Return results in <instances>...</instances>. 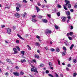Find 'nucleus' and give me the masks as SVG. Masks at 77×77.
I'll list each match as a JSON object with an SVG mask.
<instances>
[{
	"instance_id": "1",
	"label": "nucleus",
	"mask_w": 77,
	"mask_h": 77,
	"mask_svg": "<svg viewBox=\"0 0 77 77\" xmlns=\"http://www.w3.org/2000/svg\"><path fill=\"white\" fill-rule=\"evenodd\" d=\"M64 2L65 3H66L64 6H68V8H69V9H70V8H71V4H69L70 3V2L69 1L65 0Z\"/></svg>"
},
{
	"instance_id": "2",
	"label": "nucleus",
	"mask_w": 77,
	"mask_h": 77,
	"mask_svg": "<svg viewBox=\"0 0 77 77\" xmlns=\"http://www.w3.org/2000/svg\"><path fill=\"white\" fill-rule=\"evenodd\" d=\"M63 49L64 51L62 53V55L64 56L65 54H66V48L65 47L63 46Z\"/></svg>"
},
{
	"instance_id": "3",
	"label": "nucleus",
	"mask_w": 77,
	"mask_h": 77,
	"mask_svg": "<svg viewBox=\"0 0 77 77\" xmlns=\"http://www.w3.org/2000/svg\"><path fill=\"white\" fill-rule=\"evenodd\" d=\"M13 74L16 76H19L20 75V73L16 72H14Z\"/></svg>"
},
{
	"instance_id": "4",
	"label": "nucleus",
	"mask_w": 77,
	"mask_h": 77,
	"mask_svg": "<svg viewBox=\"0 0 77 77\" xmlns=\"http://www.w3.org/2000/svg\"><path fill=\"white\" fill-rule=\"evenodd\" d=\"M14 16L15 17H16V18H20V14L18 13H16L14 14Z\"/></svg>"
},
{
	"instance_id": "5",
	"label": "nucleus",
	"mask_w": 77,
	"mask_h": 77,
	"mask_svg": "<svg viewBox=\"0 0 77 77\" xmlns=\"http://www.w3.org/2000/svg\"><path fill=\"white\" fill-rule=\"evenodd\" d=\"M7 33L10 34L11 33V29H10L8 28L7 29Z\"/></svg>"
},
{
	"instance_id": "6",
	"label": "nucleus",
	"mask_w": 77,
	"mask_h": 77,
	"mask_svg": "<svg viewBox=\"0 0 77 77\" xmlns=\"http://www.w3.org/2000/svg\"><path fill=\"white\" fill-rule=\"evenodd\" d=\"M13 50L14 51V54H17L18 53V51H17V49L16 48H13Z\"/></svg>"
},
{
	"instance_id": "7",
	"label": "nucleus",
	"mask_w": 77,
	"mask_h": 77,
	"mask_svg": "<svg viewBox=\"0 0 77 77\" xmlns=\"http://www.w3.org/2000/svg\"><path fill=\"white\" fill-rule=\"evenodd\" d=\"M61 19L62 20V21L63 22H65V21L66 20V17H62Z\"/></svg>"
},
{
	"instance_id": "8",
	"label": "nucleus",
	"mask_w": 77,
	"mask_h": 77,
	"mask_svg": "<svg viewBox=\"0 0 77 77\" xmlns=\"http://www.w3.org/2000/svg\"><path fill=\"white\" fill-rule=\"evenodd\" d=\"M46 33H51V30H49L48 29H46Z\"/></svg>"
},
{
	"instance_id": "9",
	"label": "nucleus",
	"mask_w": 77,
	"mask_h": 77,
	"mask_svg": "<svg viewBox=\"0 0 77 77\" xmlns=\"http://www.w3.org/2000/svg\"><path fill=\"white\" fill-rule=\"evenodd\" d=\"M27 14L26 13V12H25L23 14H22V17L23 18H24V17H25L26 16H27Z\"/></svg>"
},
{
	"instance_id": "10",
	"label": "nucleus",
	"mask_w": 77,
	"mask_h": 77,
	"mask_svg": "<svg viewBox=\"0 0 77 77\" xmlns=\"http://www.w3.org/2000/svg\"><path fill=\"white\" fill-rule=\"evenodd\" d=\"M35 9L37 10V12H38L39 11H40V9H39V8H38V7L37 6H35Z\"/></svg>"
},
{
	"instance_id": "11",
	"label": "nucleus",
	"mask_w": 77,
	"mask_h": 77,
	"mask_svg": "<svg viewBox=\"0 0 77 77\" xmlns=\"http://www.w3.org/2000/svg\"><path fill=\"white\" fill-rule=\"evenodd\" d=\"M66 14L67 16H70L71 15V13H70L69 11H66Z\"/></svg>"
},
{
	"instance_id": "12",
	"label": "nucleus",
	"mask_w": 77,
	"mask_h": 77,
	"mask_svg": "<svg viewBox=\"0 0 77 77\" xmlns=\"http://www.w3.org/2000/svg\"><path fill=\"white\" fill-rule=\"evenodd\" d=\"M6 60L7 62H9V63H12V61H11V60L9 59H7Z\"/></svg>"
},
{
	"instance_id": "13",
	"label": "nucleus",
	"mask_w": 77,
	"mask_h": 77,
	"mask_svg": "<svg viewBox=\"0 0 77 77\" xmlns=\"http://www.w3.org/2000/svg\"><path fill=\"white\" fill-rule=\"evenodd\" d=\"M17 36H18L19 38H20V39H22L23 40H24V38H22V37H21V36H20V35L19 34H17Z\"/></svg>"
},
{
	"instance_id": "14",
	"label": "nucleus",
	"mask_w": 77,
	"mask_h": 77,
	"mask_svg": "<svg viewBox=\"0 0 77 77\" xmlns=\"http://www.w3.org/2000/svg\"><path fill=\"white\" fill-rule=\"evenodd\" d=\"M20 62L21 63H23L24 62H26V60L25 59L21 60Z\"/></svg>"
},
{
	"instance_id": "15",
	"label": "nucleus",
	"mask_w": 77,
	"mask_h": 77,
	"mask_svg": "<svg viewBox=\"0 0 77 77\" xmlns=\"http://www.w3.org/2000/svg\"><path fill=\"white\" fill-rule=\"evenodd\" d=\"M35 45H36V46H40V45L39 43L36 42L35 43Z\"/></svg>"
},
{
	"instance_id": "16",
	"label": "nucleus",
	"mask_w": 77,
	"mask_h": 77,
	"mask_svg": "<svg viewBox=\"0 0 77 77\" xmlns=\"http://www.w3.org/2000/svg\"><path fill=\"white\" fill-rule=\"evenodd\" d=\"M34 56L37 59H39V55H38L35 54Z\"/></svg>"
},
{
	"instance_id": "17",
	"label": "nucleus",
	"mask_w": 77,
	"mask_h": 77,
	"mask_svg": "<svg viewBox=\"0 0 77 77\" xmlns=\"http://www.w3.org/2000/svg\"><path fill=\"white\" fill-rule=\"evenodd\" d=\"M74 46V44H72L70 47V50H71L72 49V48H73V47Z\"/></svg>"
},
{
	"instance_id": "18",
	"label": "nucleus",
	"mask_w": 77,
	"mask_h": 77,
	"mask_svg": "<svg viewBox=\"0 0 77 77\" xmlns=\"http://www.w3.org/2000/svg\"><path fill=\"white\" fill-rule=\"evenodd\" d=\"M43 23H48V21H47V20L44 19L43 20Z\"/></svg>"
},
{
	"instance_id": "19",
	"label": "nucleus",
	"mask_w": 77,
	"mask_h": 77,
	"mask_svg": "<svg viewBox=\"0 0 77 77\" xmlns=\"http://www.w3.org/2000/svg\"><path fill=\"white\" fill-rule=\"evenodd\" d=\"M16 10L17 12H18V11H20V8L18 7H17L16 8Z\"/></svg>"
},
{
	"instance_id": "20",
	"label": "nucleus",
	"mask_w": 77,
	"mask_h": 77,
	"mask_svg": "<svg viewBox=\"0 0 77 77\" xmlns=\"http://www.w3.org/2000/svg\"><path fill=\"white\" fill-rule=\"evenodd\" d=\"M31 20H32V21L34 23H35V22L36 21V20L35 19H33V18L31 19Z\"/></svg>"
},
{
	"instance_id": "21",
	"label": "nucleus",
	"mask_w": 77,
	"mask_h": 77,
	"mask_svg": "<svg viewBox=\"0 0 77 77\" xmlns=\"http://www.w3.org/2000/svg\"><path fill=\"white\" fill-rule=\"evenodd\" d=\"M32 63H36V60L35 59L32 60Z\"/></svg>"
},
{
	"instance_id": "22",
	"label": "nucleus",
	"mask_w": 77,
	"mask_h": 77,
	"mask_svg": "<svg viewBox=\"0 0 77 77\" xmlns=\"http://www.w3.org/2000/svg\"><path fill=\"white\" fill-rule=\"evenodd\" d=\"M21 53L22 54V56H24V53H25L24 51H21Z\"/></svg>"
},
{
	"instance_id": "23",
	"label": "nucleus",
	"mask_w": 77,
	"mask_h": 77,
	"mask_svg": "<svg viewBox=\"0 0 77 77\" xmlns=\"http://www.w3.org/2000/svg\"><path fill=\"white\" fill-rule=\"evenodd\" d=\"M34 72H36V73H38V70H37V69H36V68L34 69Z\"/></svg>"
},
{
	"instance_id": "24",
	"label": "nucleus",
	"mask_w": 77,
	"mask_h": 77,
	"mask_svg": "<svg viewBox=\"0 0 77 77\" xmlns=\"http://www.w3.org/2000/svg\"><path fill=\"white\" fill-rule=\"evenodd\" d=\"M49 65L50 66H51L52 65H53V63H52L50 62H49Z\"/></svg>"
},
{
	"instance_id": "25",
	"label": "nucleus",
	"mask_w": 77,
	"mask_h": 77,
	"mask_svg": "<svg viewBox=\"0 0 77 77\" xmlns=\"http://www.w3.org/2000/svg\"><path fill=\"white\" fill-rule=\"evenodd\" d=\"M56 51L57 52H59L60 51V50L59 48H57L56 49Z\"/></svg>"
},
{
	"instance_id": "26",
	"label": "nucleus",
	"mask_w": 77,
	"mask_h": 77,
	"mask_svg": "<svg viewBox=\"0 0 77 77\" xmlns=\"http://www.w3.org/2000/svg\"><path fill=\"white\" fill-rule=\"evenodd\" d=\"M55 28L56 29V30H57L58 29H59V26H57V25H55Z\"/></svg>"
},
{
	"instance_id": "27",
	"label": "nucleus",
	"mask_w": 77,
	"mask_h": 77,
	"mask_svg": "<svg viewBox=\"0 0 77 77\" xmlns=\"http://www.w3.org/2000/svg\"><path fill=\"white\" fill-rule=\"evenodd\" d=\"M20 75H24V73L23 71H21L20 73Z\"/></svg>"
},
{
	"instance_id": "28",
	"label": "nucleus",
	"mask_w": 77,
	"mask_h": 77,
	"mask_svg": "<svg viewBox=\"0 0 77 77\" xmlns=\"http://www.w3.org/2000/svg\"><path fill=\"white\" fill-rule=\"evenodd\" d=\"M50 51H52V52H53V51H55V49L53 48H51L50 49Z\"/></svg>"
},
{
	"instance_id": "29",
	"label": "nucleus",
	"mask_w": 77,
	"mask_h": 77,
	"mask_svg": "<svg viewBox=\"0 0 77 77\" xmlns=\"http://www.w3.org/2000/svg\"><path fill=\"white\" fill-rule=\"evenodd\" d=\"M57 15L58 16V17H60V12H58L57 13Z\"/></svg>"
},
{
	"instance_id": "30",
	"label": "nucleus",
	"mask_w": 77,
	"mask_h": 77,
	"mask_svg": "<svg viewBox=\"0 0 77 77\" xmlns=\"http://www.w3.org/2000/svg\"><path fill=\"white\" fill-rule=\"evenodd\" d=\"M27 47H28V50H31V47L29 46V45H27Z\"/></svg>"
},
{
	"instance_id": "31",
	"label": "nucleus",
	"mask_w": 77,
	"mask_h": 77,
	"mask_svg": "<svg viewBox=\"0 0 77 77\" xmlns=\"http://www.w3.org/2000/svg\"><path fill=\"white\" fill-rule=\"evenodd\" d=\"M48 75L49 76V77H54L53 75H51V74H48Z\"/></svg>"
},
{
	"instance_id": "32",
	"label": "nucleus",
	"mask_w": 77,
	"mask_h": 77,
	"mask_svg": "<svg viewBox=\"0 0 77 77\" xmlns=\"http://www.w3.org/2000/svg\"><path fill=\"white\" fill-rule=\"evenodd\" d=\"M57 7L59 8H61V5L59 4H58Z\"/></svg>"
},
{
	"instance_id": "33",
	"label": "nucleus",
	"mask_w": 77,
	"mask_h": 77,
	"mask_svg": "<svg viewBox=\"0 0 77 77\" xmlns=\"http://www.w3.org/2000/svg\"><path fill=\"white\" fill-rule=\"evenodd\" d=\"M64 9H65L66 11H68V9L66 8V7L65 6H63Z\"/></svg>"
},
{
	"instance_id": "34",
	"label": "nucleus",
	"mask_w": 77,
	"mask_h": 77,
	"mask_svg": "<svg viewBox=\"0 0 77 77\" xmlns=\"http://www.w3.org/2000/svg\"><path fill=\"white\" fill-rule=\"evenodd\" d=\"M17 6L20 8L21 7V4H17Z\"/></svg>"
},
{
	"instance_id": "35",
	"label": "nucleus",
	"mask_w": 77,
	"mask_h": 77,
	"mask_svg": "<svg viewBox=\"0 0 77 77\" xmlns=\"http://www.w3.org/2000/svg\"><path fill=\"white\" fill-rule=\"evenodd\" d=\"M23 3H27V1L26 0H23V1L22 2Z\"/></svg>"
},
{
	"instance_id": "36",
	"label": "nucleus",
	"mask_w": 77,
	"mask_h": 77,
	"mask_svg": "<svg viewBox=\"0 0 77 77\" xmlns=\"http://www.w3.org/2000/svg\"><path fill=\"white\" fill-rule=\"evenodd\" d=\"M70 36H72L73 35V32H70L69 33Z\"/></svg>"
},
{
	"instance_id": "37",
	"label": "nucleus",
	"mask_w": 77,
	"mask_h": 77,
	"mask_svg": "<svg viewBox=\"0 0 77 77\" xmlns=\"http://www.w3.org/2000/svg\"><path fill=\"white\" fill-rule=\"evenodd\" d=\"M42 16L39 15L38 16V18L39 19H41L42 18Z\"/></svg>"
},
{
	"instance_id": "38",
	"label": "nucleus",
	"mask_w": 77,
	"mask_h": 77,
	"mask_svg": "<svg viewBox=\"0 0 77 77\" xmlns=\"http://www.w3.org/2000/svg\"><path fill=\"white\" fill-rule=\"evenodd\" d=\"M39 66H40V67H43V66H44V64H41Z\"/></svg>"
},
{
	"instance_id": "39",
	"label": "nucleus",
	"mask_w": 77,
	"mask_h": 77,
	"mask_svg": "<svg viewBox=\"0 0 77 77\" xmlns=\"http://www.w3.org/2000/svg\"><path fill=\"white\" fill-rule=\"evenodd\" d=\"M73 62H74V63H76V62H77V60L75 59H74L73 60Z\"/></svg>"
},
{
	"instance_id": "40",
	"label": "nucleus",
	"mask_w": 77,
	"mask_h": 77,
	"mask_svg": "<svg viewBox=\"0 0 77 77\" xmlns=\"http://www.w3.org/2000/svg\"><path fill=\"white\" fill-rule=\"evenodd\" d=\"M68 38L69 40H70V41H71L72 40V38L71 37H68Z\"/></svg>"
},
{
	"instance_id": "41",
	"label": "nucleus",
	"mask_w": 77,
	"mask_h": 77,
	"mask_svg": "<svg viewBox=\"0 0 77 77\" xmlns=\"http://www.w3.org/2000/svg\"><path fill=\"white\" fill-rule=\"evenodd\" d=\"M16 48H17L18 51H20V48L18 47V46H16Z\"/></svg>"
},
{
	"instance_id": "42",
	"label": "nucleus",
	"mask_w": 77,
	"mask_h": 77,
	"mask_svg": "<svg viewBox=\"0 0 77 77\" xmlns=\"http://www.w3.org/2000/svg\"><path fill=\"white\" fill-rule=\"evenodd\" d=\"M67 18H68V20H69V19H71V17L70 16H68L67 17Z\"/></svg>"
},
{
	"instance_id": "43",
	"label": "nucleus",
	"mask_w": 77,
	"mask_h": 77,
	"mask_svg": "<svg viewBox=\"0 0 77 77\" xmlns=\"http://www.w3.org/2000/svg\"><path fill=\"white\" fill-rule=\"evenodd\" d=\"M45 49L46 50H48L49 49H48V47H45Z\"/></svg>"
},
{
	"instance_id": "44",
	"label": "nucleus",
	"mask_w": 77,
	"mask_h": 77,
	"mask_svg": "<svg viewBox=\"0 0 77 77\" xmlns=\"http://www.w3.org/2000/svg\"><path fill=\"white\" fill-rule=\"evenodd\" d=\"M46 74H48V73H49V71H48V70H46Z\"/></svg>"
},
{
	"instance_id": "45",
	"label": "nucleus",
	"mask_w": 77,
	"mask_h": 77,
	"mask_svg": "<svg viewBox=\"0 0 77 77\" xmlns=\"http://www.w3.org/2000/svg\"><path fill=\"white\" fill-rule=\"evenodd\" d=\"M75 8H77V3L75 4V5L74 6Z\"/></svg>"
},
{
	"instance_id": "46",
	"label": "nucleus",
	"mask_w": 77,
	"mask_h": 77,
	"mask_svg": "<svg viewBox=\"0 0 77 77\" xmlns=\"http://www.w3.org/2000/svg\"><path fill=\"white\" fill-rule=\"evenodd\" d=\"M71 64H68L67 65V66L68 67H71Z\"/></svg>"
},
{
	"instance_id": "47",
	"label": "nucleus",
	"mask_w": 77,
	"mask_h": 77,
	"mask_svg": "<svg viewBox=\"0 0 77 77\" xmlns=\"http://www.w3.org/2000/svg\"><path fill=\"white\" fill-rule=\"evenodd\" d=\"M15 69H19V67L18 66H16Z\"/></svg>"
},
{
	"instance_id": "48",
	"label": "nucleus",
	"mask_w": 77,
	"mask_h": 77,
	"mask_svg": "<svg viewBox=\"0 0 77 77\" xmlns=\"http://www.w3.org/2000/svg\"><path fill=\"white\" fill-rule=\"evenodd\" d=\"M42 8H45V5H42Z\"/></svg>"
},
{
	"instance_id": "49",
	"label": "nucleus",
	"mask_w": 77,
	"mask_h": 77,
	"mask_svg": "<svg viewBox=\"0 0 77 77\" xmlns=\"http://www.w3.org/2000/svg\"><path fill=\"white\" fill-rule=\"evenodd\" d=\"M55 76L56 77H59V75H58L57 74V73H55Z\"/></svg>"
},
{
	"instance_id": "50",
	"label": "nucleus",
	"mask_w": 77,
	"mask_h": 77,
	"mask_svg": "<svg viewBox=\"0 0 77 77\" xmlns=\"http://www.w3.org/2000/svg\"><path fill=\"white\" fill-rule=\"evenodd\" d=\"M77 75V73H74L73 75V76L74 77H75V76Z\"/></svg>"
},
{
	"instance_id": "51",
	"label": "nucleus",
	"mask_w": 77,
	"mask_h": 77,
	"mask_svg": "<svg viewBox=\"0 0 77 77\" xmlns=\"http://www.w3.org/2000/svg\"><path fill=\"white\" fill-rule=\"evenodd\" d=\"M58 63L59 65H60V61L59 60H58Z\"/></svg>"
},
{
	"instance_id": "52",
	"label": "nucleus",
	"mask_w": 77,
	"mask_h": 77,
	"mask_svg": "<svg viewBox=\"0 0 77 77\" xmlns=\"http://www.w3.org/2000/svg\"><path fill=\"white\" fill-rule=\"evenodd\" d=\"M47 15L49 18H51V14H47Z\"/></svg>"
},
{
	"instance_id": "53",
	"label": "nucleus",
	"mask_w": 77,
	"mask_h": 77,
	"mask_svg": "<svg viewBox=\"0 0 77 77\" xmlns=\"http://www.w3.org/2000/svg\"><path fill=\"white\" fill-rule=\"evenodd\" d=\"M36 17V15H35L32 16V17L33 18H35Z\"/></svg>"
},
{
	"instance_id": "54",
	"label": "nucleus",
	"mask_w": 77,
	"mask_h": 77,
	"mask_svg": "<svg viewBox=\"0 0 77 77\" xmlns=\"http://www.w3.org/2000/svg\"><path fill=\"white\" fill-rule=\"evenodd\" d=\"M34 69L33 68H32L31 69V71H34Z\"/></svg>"
},
{
	"instance_id": "55",
	"label": "nucleus",
	"mask_w": 77,
	"mask_h": 77,
	"mask_svg": "<svg viewBox=\"0 0 77 77\" xmlns=\"http://www.w3.org/2000/svg\"><path fill=\"white\" fill-rule=\"evenodd\" d=\"M70 11L71 12H73L74 11V10L73 9H71L70 10Z\"/></svg>"
},
{
	"instance_id": "56",
	"label": "nucleus",
	"mask_w": 77,
	"mask_h": 77,
	"mask_svg": "<svg viewBox=\"0 0 77 77\" xmlns=\"http://www.w3.org/2000/svg\"><path fill=\"white\" fill-rule=\"evenodd\" d=\"M16 43H17V44H18V43H19V40H17L16 41Z\"/></svg>"
},
{
	"instance_id": "57",
	"label": "nucleus",
	"mask_w": 77,
	"mask_h": 77,
	"mask_svg": "<svg viewBox=\"0 0 77 77\" xmlns=\"http://www.w3.org/2000/svg\"><path fill=\"white\" fill-rule=\"evenodd\" d=\"M5 74L6 75H9V73H8V72H7L5 73Z\"/></svg>"
},
{
	"instance_id": "58",
	"label": "nucleus",
	"mask_w": 77,
	"mask_h": 77,
	"mask_svg": "<svg viewBox=\"0 0 77 77\" xmlns=\"http://www.w3.org/2000/svg\"><path fill=\"white\" fill-rule=\"evenodd\" d=\"M2 28H4V27H5V25H2Z\"/></svg>"
},
{
	"instance_id": "59",
	"label": "nucleus",
	"mask_w": 77,
	"mask_h": 77,
	"mask_svg": "<svg viewBox=\"0 0 77 77\" xmlns=\"http://www.w3.org/2000/svg\"><path fill=\"white\" fill-rule=\"evenodd\" d=\"M50 69H52L53 70V67H52L51 66H50Z\"/></svg>"
},
{
	"instance_id": "60",
	"label": "nucleus",
	"mask_w": 77,
	"mask_h": 77,
	"mask_svg": "<svg viewBox=\"0 0 77 77\" xmlns=\"http://www.w3.org/2000/svg\"><path fill=\"white\" fill-rule=\"evenodd\" d=\"M71 28L70 29L71 30H72V29H73V26H71Z\"/></svg>"
},
{
	"instance_id": "61",
	"label": "nucleus",
	"mask_w": 77,
	"mask_h": 77,
	"mask_svg": "<svg viewBox=\"0 0 77 77\" xmlns=\"http://www.w3.org/2000/svg\"><path fill=\"white\" fill-rule=\"evenodd\" d=\"M36 38H37L38 39H39V36H38V35H37L36 37Z\"/></svg>"
},
{
	"instance_id": "62",
	"label": "nucleus",
	"mask_w": 77,
	"mask_h": 77,
	"mask_svg": "<svg viewBox=\"0 0 77 77\" xmlns=\"http://www.w3.org/2000/svg\"><path fill=\"white\" fill-rule=\"evenodd\" d=\"M38 6H41V4H40V3H38Z\"/></svg>"
},
{
	"instance_id": "63",
	"label": "nucleus",
	"mask_w": 77,
	"mask_h": 77,
	"mask_svg": "<svg viewBox=\"0 0 77 77\" xmlns=\"http://www.w3.org/2000/svg\"><path fill=\"white\" fill-rule=\"evenodd\" d=\"M69 61H70V60H71V57H70L69 58Z\"/></svg>"
},
{
	"instance_id": "64",
	"label": "nucleus",
	"mask_w": 77,
	"mask_h": 77,
	"mask_svg": "<svg viewBox=\"0 0 77 77\" xmlns=\"http://www.w3.org/2000/svg\"><path fill=\"white\" fill-rule=\"evenodd\" d=\"M66 69L67 71H69V69L68 67H66Z\"/></svg>"
}]
</instances>
